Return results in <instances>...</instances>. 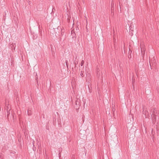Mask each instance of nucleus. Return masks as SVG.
Wrapping results in <instances>:
<instances>
[{"mask_svg":"<svg viewBox=\"0 0 159 159\" xmlns=\"http://www.w3.org/2000/svg\"><path fill=\"white\" fill-rule=\"evenodd\" d=\"M84 61L83 60L81 61L80 63V65L81 66H82L84 64Z\"/></svg>","mask_w":159,"mask_h":159,"instance_id":"nucleus-2","label":"nucleus"},{"mask_svg":"<svg viewBox=\"0 0 159 159\" xmlns=\"http://www.w3.org/2000/svg\"><path fill=\"white\" fill-rule=\"evenodd\" d=\"M81 75L82 76H83V74H81Z\"/></svg>","mask_w":159,"mask_h":159,"instance_id":"nucleus-3","label":"nucleus"},{"mask_svg":"<svg viewBox=\"0 0 159 159\" xmlns=\"http://www.w3.org/2000/svg\"><path fill=\"white\" fill-rule=\"evenodd\" d=\"M26 112L28 115H30L31 114L32 111L31 110H27V111H25V113Z\"/></svg>","mask_w":159,"mask_h":159,"instance_id":"nucleus-1","label":"nucleus"}]
</instances>
